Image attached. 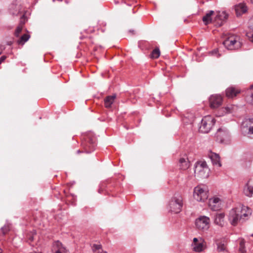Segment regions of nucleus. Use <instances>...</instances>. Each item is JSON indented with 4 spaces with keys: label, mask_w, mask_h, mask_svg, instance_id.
<instances>
[{
    "label": "nucleus",
    "mask_w": 253,
    "mask_h": 253,
    "mask_svg": "<svg viewBox=\"0 0 253 253\" xmlns=\"http://www.w3.org/2000/svg\"><path fill=\"white\" fill-rule=\"evenodd\" d=\"M84 149L87 152H90L94 149L95 141L93 139L88 140L84 144Z\"/></svg>",
    "instance_id": "obj_20"
},
{
    "label": "nucleus",
    "mask_w": 253,
    "mask_h": 253,
    "mask_svg": "<svg viewBox=\"0 0 253 253\" xmlns=\"http://www.w3.org/2000/svg\"><path fill=\"white\" fill-rule=\"evenodd\" d=\"M30 38L29 34H25L22 35L19 40H18L17 42L19 44L23 45L26 42H27Z\"/></svg>",
    "instance_id": "obj_24"
},
{
    "label": "nucleus",
    "mask_w": 253,
    "mask_h": 253,
    "mask_svg": "<svg viewBox=\"0 0 253 253\" xmlns=\"http://www.w3.org/2000/svg\"><path fill=\"white\" fill-rule=\"evenodd\" d=\"M214 13V12L213 10H210L203 17V21L206 25L209 24L211 22V16Z\"/></svg>",
    "instance_id": "obj_23"
},
{
    "label": "nucleus",
    "mask_w": 253,
    "mask_h": 253,
    "mask_svg": "<svg viewBox=\"0 0 253 253\" xmlns=\"http://www.w3.org/2000/svg\"><path fill=\"white\" fill-rule=\"evenodd\" d=\"M239 251L240 253H245L246 252L245 249V241L242 240L240 242Z\"/></svg>",
    "instance_id": "obj_30"
},
{
    "label": "nucleus",
    "mask_w": 253,
    "mask_h": 253,
    "mask_svg": "<svg viewBox=\"0 0 253 253\" xmlns=\"http://www.w3.org/2000/svg\"><path fill=\"white\" fill-rule=\"evenodd\" d=\"M129 32L132 33L133 35H134L135 34L134 30H130L129 31Z\"/></svg>",
    "instance_id": "obj_39"
},
{
    "label": "nucleus",
    "mask_w": 253,
    "mask_h": 253,
    "mask_svg": "<svg viewBox=\"0 0 253 253\" xmlns=\"http://www.w3.org/2000/svg\"><path fill=\"white\" fill-rule=\"evenodd\" d=\"M209 207L213 211H218L220 209L221 205V200L216 197H213L209 199Z\"/></svg>",
    "instance_id": "obj_10"
},
{
    "label": "nucleus",
    "mask_w": 253,
    "mask_h": 253,
    "mask_svg": "<svg viewBox=\"0 0 253 253\" xmlns=\"http://www.w3.org/2000/svg\"><path fill=\"white\" fill-rule=\"evenodd\" d=\"M223 44L228 50H237L242 45L240 37L235 35H229L223 42Z\"/></svg>",
    "instance_id": "obj_2"
},
{
    "label": "nucleus",
    "mask_w": 253,
    "mask_h": 253,
    "mask_svg": "<svg viewBox=\"0 0 253 253\" xmlns=\"http://www.w3.org/2000/svg\"><path fill=\"white\" fill-rule=\"evenodd\" d=\"M218 50L217 49H214L210 52L212 55H215L216 57L218 58L220 56V54L218 52Z\"/></svg>",
    "instance_id": "obj_34"
},
{
    "label": "nucleus",
    "mask_w": 253,
    "mask_h": 253,
    "mask_svg": "<svg viewBox=\"0 0 253 253\" xmlns=\"http://www.w3.org/2000/svg\"><path fill=\"white\" fill-rule=\"evenodd\" d=\"M23 24H20L16 29L14 35L16 37H18L20 34V33L21 32L22 29H23Z\"/></svg>",
    "instance_id": "obj_29"
},
{
    "label": "nucleus",
    "mask_w": 253,
    "mask_h": 253,
    "mask_svg": "<svg viewBox=\"0 0 253 253\" xmlns=\"http://www.w3.org/2000/svg\"><path fill=\"white\" fill-rule=\"evenodd\" d=\"M0 253H2V252H1V249H0Z\"/></svg>",
    "instance_id": "obj_44"
},
{
    "label": "nucleus",
    "mask_w": 253,
    "mask_h": 253,
    "mask_svg": "<svg viewBox=\"0 0 253 253\" xmlns=\"http://www.w3.org/2000/svg\"><path fill=\"white\" fill-rule=\"evenodd\" d=\"M169 206L171 212L175 213H179L183 206V198L181 195H174L170 201Z\"/></svg>",
    "instance_id": "obj_5"
},
{
    "label": "nucleus",
    "mask_w": 253,
    "mask_h": 253,
    "mask_svg": "<svg viewBox=\"0 0 253 253\" xmlns=\"http://www.w3.org/2000/svg\"><path fill=\"white\" fill-rule=\"evenodd\" d=\"M210 219L206 216H200L195 220L196 228L199 230H207L210 225Z\"/></svg>",
    "instance_id": "obj_7"
},
{
    "label": "nucleus",
    "mask_w": 253,
    "mask_h": 253,
    "mask_svg": "<svg viewBox=\"0 0 253 253\" xmlns=\"http://www.w3.org/2000/svg\"><path fill=\"white\" fill-rule=\"evenodd\" d=\"M160 55V51L158 48H155L152 52L151 54V58H157Z\"/></svg>",
    "instance_id": "obj_26"
},
{
    "label": "nucleus",
    "mask_w": 253,
    "mask_h": 253,
    "mask_svg": "<svg viewBox=\"0 0 253 253\" xmlns=\"http://www.w3.org/2000/svg\"><path fill=\"white\" fill-rule=\"evenodd\" d=\"M192 246L193 250L196 252H201L206 248L205 242L201 237L193 239Z\"/></svg>",
    "instance_id": "obj_8"
},
{
    "label": "nucleus",
    "mask_w": 253,
    "mask_h": 253,
    "mask_svg": "<svg viewBox=\"0 0 253 253\" xmlns=\"http://www.w3.org/2000/svg\"><path fill=\"white\" fill-rule=\"evenodd\" d=\"M251 209L243 205H239L230 211L228 219L232 225L235 226L243 217L251 215Z\"/></svg>",
    "instance_id": "obj_1"
},
{
    "label": "nucleus",
    "mask_w": 253,
    "mask_h": 253,
    "mask_svg": "<svg viewBox=\"0 0 253 253\" xmlns=\"http://www.w3.org/2000/svg\"><path fill=\"white\" fill-rule=\"evenodd\" d=\"M210 169L204 161L197 162L195 165V176L200 178H205L209 176Z\"/></svg>",
    "instance_id": "obj_4"
},
{
    "label": "nucleus",
    "mask_w": 253,
    "mask_h": 253,
    "mask_svg": "<svg viewBox=\"0 0 253 253\" xmlns=\"http://www.w3.org/2000/svg\"><path fill=\"white\" fill-rule=\"evenodd\" d=\"M216 140L222 143L228 137V132L225 128H219L215 133Z\"/></svg>",
    "instance_id": "obj_11"
},
{
    "label": "nucleus",
    "mask_w": 253,
    "mask_h": 253,
    "mask_svg": "<svg viewBox=\"0 0 253 253\" xmlns=\"http://www.w3.org/2000/svg\"><path fill=\"white\" fill-rule=\"evenodd\" d=\"M209 156L213 165L216 166L218 167H220L221 166V164L220 161V157L218 154L211 152Z\"/></svg>",
    "instance_id": "obj_14"
},
{
    "label": "nucleus",
    "mask_w": 253,
    "mask_h": 253,
    "mask_svg": "<svg viewBox=\"0 0 253 253\" xmlns=\"http://www.w3.org/2000/svg\"><path fill=\"white\" fill-rule=\"evenodd\" d=\"M92 250L94 253H107L106 252L103 250L102 246L100 245H93Z\"/></svg>",
    "instance_id": "obj_25"
},
{
    "label": "nucleus",
    "mask_w": 253,
    "mask_h": 253,
    "mask_svg": "<svg viewBox=\"0 0 253 253\" xmlns=\"http://www.w3.org/2000/svg\"><path fill=\"white\" fill-rule=\"evenodd\" d=\"M251 236L253 237V233L251 235Z\"/></svg>",
    "instance_id": "obj_45"
},
{
    "label": "nucleus",
    "mask_w": 253,
    "mask_h": 253,
    "mask_svg": "<svg viewBox=\"0 0 253 253\" xmlns=\"http://www.w3.org/2000/svg\"><path fill=\"white\" fill-rule=\"evenodd\" d=\"M30 239H31V240H33V237H31V238H30Z\"/></svg>",
    "instance_id": "obj_43"
},
{
    "label": "nucleus",
    "mask_w": 253,
    "mask_h": 253,
    "mask_svg": "<svg viewBox=\"0 0 253 253\" xmlns=\"http://www.w3.org/2000/svg\"><path fill=\"white\" fill-rule=\"evenodd\" d=\"M209 101L210 107L211 109H214L222 104L223 99L222 96H210Z\"/></svg>",
    "instance_id": "obj_9"
},
{
    "label": "nucleus",
    "mask_w": 253,
    "mask_h": 253,
    "mask_svg": "<svg viewBox=\"0 0 253 253\" xmlns=\"http://www.w3.org/2000/svg\"><path fill=\"white\" fill-rule=\"evenodd\" d=\"M248 39L252 42H253V32H249L246 34Z\"/></svg>",
    "instance_id": "obj_35"
},
{
    "label": "nucleus",
    "mask_w": 253,
    "mask_h": 253,
    "mask_svg": "<svg viewBox=\"0 0 253 253\" xmlns=\"http://www.w3.org/2000/svg\"><path fill=\"white\" fill-rule=\"evenodd\" d=\"M219 16L221 20H225L227 19L228 15L225 12H222Z\"/></svg>",
    "instance_id": "obj_32"
},
{
    "label": "nucleus",
    "mask_w": 253,
    "mask_h": 253,
    "mask_svg": "<svg viewBox=\"0 0 253 253\" xmlns=\"http://www.w3.org/2000/svg\"><path fill=\"white\" fill-rule=\"evenodd\" d=\"M116 98V96H106L104 98V105L106 108H110L114 102Z\"/></svg>",
    "instance_id": "obj_19"
},
{
    "label": "nucleus",
    "mask_w": 253,
    "mask_h": 253,
    "mask_svg": "<svg viewBox=\"0 0 253 253\" xmlns=\"http://www.w3.org/2000/svg\"><path fill=\"white\" fill-rule=\"evenodd\" d=\"M209 197V189L204 185L195 187L193 191V197L198 202H205Z\"/></svg>",
    "instance_id": "obj_3"
},
{
    "label": "nucleus",
    "mask_w": 253,
    "mask_h": 253,
    "mask_svg": "<svg viewBox=\"0 0 253 253\" xmlns=\"http://www.w3.org/2000/svg\"><path fill=\"white\" fill-rule=\"evenodd\" d=\"M244 193L248 197L252 196L253 194V186L250 184V182H248L245 185L244 189Z\"/></svg>",
    "instance_id": "obj_18"
},
{
    "label": "nucleus",
    "mask_w": 253,
    "mask_h": 253,
    "mask_svg": "<svg viewBox=\"0 0 253 253\" xmlns=\"http://www.w3.org/2000/svg\"><path fill=\"white\" fill-rule=\"evenodd\" d=\"M250 88L253 90V84L251 86ZM252 95H253V93H252Z\"/></svg>",
    "instance_id": "obj_40"
},
{
    "label": "nucleus",
    "mask_w": 253,
    "mask_h": 253,
    "mask_svg": "<svg viewBox=\"0 0 253 253\" xmlns=\"http://www.w3.org/2000/svg\"><path fill=\"white\" fill-rule=\"evenodd\" d=\"M245 100L249 104L253 105V96H246Z\"/></svg>",
    "instance_id": "obj_31"
},
{
    "label": "nucleus",
    "mask_w": 253,
    "mask_h": 253,
    "mask_svg": "<svg viewBox=\"0 0 253 253\" xmlns=\"http://www.w3.org/2000/svg\"><path fill=\"white\" fill-rule=\"evenodd\" d=\"M101 190H101L100 189H99V193H101Z\"/></svg>",
    "instance_id": "obj_41"
},
{
    "label": "nucleus",
    "mask_w": 253,
    "mask_h": 253,
    "mask_svg": "<svg viewBox=\"0 0 253 253\" xmlns=\"http://www.w3.org/2000/svg\"><path fill=\"white\" fill-rule=\"evenodd\" d=\"M4 49V46L0 44V55L2 53V51Z\"/></svg>",
    "instance_id": "obj_38"
},
{
    "label": "nucleus",
    "mask_w": 253,
    "mask_h": 253,
    "mask_svg": "<svg viewBox=\"0 0 253 253\" xmlns=\"http://www.w3.org/2000/svg\"><path fill=\"white\" fill-rule=\"evenodd\" d=\"M215 123V120L211 116H207L203 118L201 121L199 130L203 133L209 132Z\"/></svg>",
    "instance_id": "obj_6"
},
{
    "label": "nucleus",
    "mask_w": 253,
    "mask_h": 253,
    "mask_svg": "<svg viewBox=\"0 0 253 253\" xmlns=\"http://www.w3.org/2000/svg\"><path fill=\"white\" fill-rule=\"evenodd\" d=\"M3 235H5L9 231V227L8 225H5L1 229Z\"/></svg>",
    "instance_id": "obj_33"
},
{
    "label": "nucleus",
    "mask_w": 253,
    "mask_h": 253,
    "mask_svg": "<svg viewBox=\"0 0 253 253\" xmlns=\"http://www.w3.org/2000/svg\"><path fill=\"white\" fill-rule=\"evenodd\" d=\"M242 93H243V91L238 87L230 86L226 89L225 95H237Z\"/></svg>",
    "instance_id": "obj_15"
},
{
    "label": "nucleus",
    "mask_w": 253,
    "mask_h": 253,
    "mask_svg": "<svg viewBox=\"0 0 253 253\" xmlns=\"http://www.w3.org/2000/svg\"><path fill=\"white\" fill-rule=\"evenodd\" d=\"M224 216L225 215L223 213H216L214 216V223L219 226H223L225 223Z\"/></svg>",
    "instance_id": "obj_13"
},
{
    "label": "nucleus",
    "mask_w": 253,
    "mask_h": 253,
    "mask_svg": "<svg viewBox=\"0 0 253 253\" xmlns=\"http://www.w3.org/2000/svg\"><path fill=\"white\" fill-rule=\"evenodd\" d=\"M24 16H24V14H23V15H22V16L21 18H24Z\"/></svg>",
    "instance_id": "obj_42"
},
{
    "label": "nucleus",
    "mask_w": 253,
    "mask_h": 253,
    "mask_svg": "<svg viewBox=\"0 0 253 253\" xmlns=\"http://www.w3.org/2000/svg\"><path fill=\"white\" fill-rule=\"evenodd\" d=\"M236 14L237 16L240 15L243 13H245L247 10V7L242 4H240L236 7L235 8Z\"/></svg>",
    "instance_id": "obj_22"
},
{
    "label": "nucleus",
    "mask_w": 253,
    "mask_h": 253,
    "mask_svg": "<svg viewBox=\"0 0 253 253\" xmlns=\"http://www.w3.org/2000/svg\"><path fill=\"white\" fill-rule=\"evenodd\" d=\"M179 169L183 170L187 169L190 167V162L187 157L180 158L178 162Z\"/></svg>",
    "instance_id": "obj_12"
},
{
    "label": "nucleus",
    "mask_w": 253,
    "mask_h": 253,
    "mask_svg": "<svg viewBox=\"0 0 253 253\" xmlns=\"http://www.w3.org/2000/svg\"><path fill=\"white\" fill-rule=\"evenodd\" d=\"M6 56H2L1 57H0V64L6 59Z\"/></svg>",
    "instance_id": "obj_37"
},
{
    "label": "nucleus",
    "mask_w": 253,
    "mask_h": 253,
    "mask_svg": "<svg viewBox=\"0 0 253 253\" xmlns=\"http://www.w3.org/2000/svg\"><path fill=\"white\" fill-rule=\"evenodd\" d=\"M231 112V108L229 107H226L225 108H221L219 112V116L224 115L227 113Z\"/></svg>",
    "instance_id": "obj_28"
},
{
    "label": "nucleus",
    "mask_w": 253,
    "mask_h": 253,
    "mask_svg": "<svg viewBox=\"0 0 253 253\" xmlns=\"http://www.w3.org/2000/svg\"><path fill=\"white\" fill-rule=\"evenodd\" d=\"M54 246L57 249V250L55 251V253H68L67 250L59 241L56 242L55 243Z\"/></svg>",
    "instance_id": "obj_21"
},
{
    "label": "nucleus",
    "mask_w": 253,
    "mask_h": 253,
    "mask_svg": "<svg viewBox=\"0 0 253 253\" xmlns=\"http://www.w3.org/2000/svg\"><path fill=\"white\" fill-rule=\"evenodd\" d=\"M10 10L13 15H17L22 12V6L20 4H12L10 6Z\"/></svg>",
    "instance_id": "obj_17"
},
{
    "label": "nucleus",
    "mask_w": 253,
    "mask_h": 253,
    "mask_svg": "<svg viewBox=\"0 0 253 253\" xmlns=\"http://www.w3.org/2000/svg\"><path fill=\"white\" fill-rule=\"evenodd\" d=\"M217 250L219 252H224L226 250V245L224 243H222L221 242H220L217 244Z\"/></svg>",
    "instance_id": "obj_27"
},
{
    "label": "nucleus",
    "mask_w": 253,
    "mask_h": 253,
    "mask_svg": "<svg viewBox=\"0 0 253 253\" xmlns=\"http://www.w3.org/2000/svg\"><path fill=\"white\" fill-rule=\"evenodd\" d=\"M243 125L249 128L248 134L253 137V118L246 120L243 123Z\"/></svg>",
    "instance_id": "obj_16"
},
{
    "label": "nucleus",
    "mask_w": 253,
    "mask_h": 253,
    "mask_svg": "<svg viewBox=\"0 0 253 253\" xmlns=\"http://www.w3.org/2000/svg\"><path fill=\"white\" fill-rule=\"evenodd\" d=\"M250 28L253 30V17L250 20Z\"/></svg>",
    "instance_id": "obj_36"
}]
</instances>
